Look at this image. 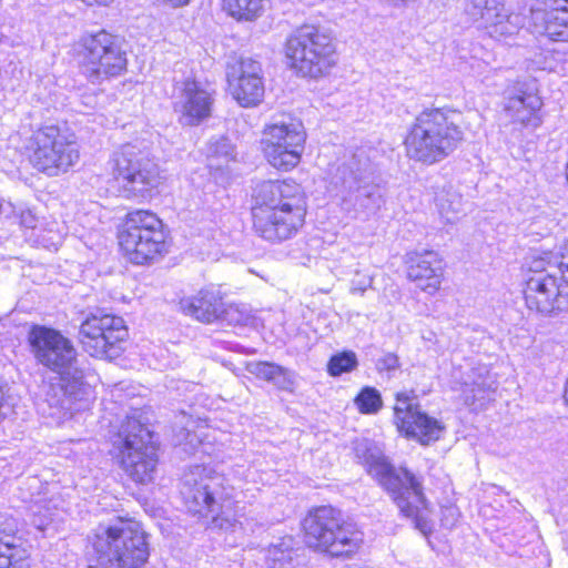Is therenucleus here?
Segmentation results:
<instances>
[{
  "label": "nucleus",
  "instance_id": "nucleus-1",
  "mask_svg": "<svg viewBox=\"0 0 568 568\" xmlns=\"http://www.w3.org/2000/svg\"><path fill=\"white\" fill-rule=\"evenodd\" d=\"M29 343L36 359L60 375L61 384L47 394L48 415L60 424L87 410L94 398L93 376L80 364L72 342L55 329L34 326Z\"/></svg>",
  "mask_w": 568,
  "mask_h": 568
},
{
  "label": "nucleus",
  "instance_id": "nucleus-2",
  "mask_svg": "<svg viewBox=\"0 0 568 568\" xmlns=\"http://www.w3.org/2000/svg\"><path fill=\"white\" fill-rule=\"evenodd\" d=\"M253 202V227L265 241H286L304 224L306 199L301 185L294 181L261 182L254 189Z\"/></svg>",
  "mask_w": 568,
  "mask_h": 568
},
{
  "label": "nucleus",
  "instance_id": "nucleus-3",
  "mask_svg": "<svg viewBox=\"0 0 568 568\" xmlns=\"http://www.w3.org/2000/svg\"><path fill=\"white\" fill-rule=\"evenodd\" d=\"M355 454L367 473L389 494L400 513L415 520L425 536L430 534L432 524L425 517L427 508L422 481L406 468H394L387 462L379 447L367 439L356 443Z\"/></svg>",
  "mask_w": 568,
  "mask_h": 568
},
{
  "label": "nucleus",
  "instance_id": "nucleus-4",
  "mask_svg": "<svg viewBox=\"0 0 568 568\" xmlns=\"http://www.w3.org/2000/svg\"><path fill=\"white\" fill-rule=\"evenodd\" d=\"M458 116L456 111L445 109H428L418 114L404 141L407 156L426 165L448 158L464 139Z\"/></svg>",
  "mask_w": 568,
  "mask_h": 568
},
{
  "label": "nucleus",
  "instance_id": "nucleus-5",
  "mask_svg": "<svg viewBox=\"0 0 568 568\" xmlns=\"http://www.w3.org/2000/svg\"><path fill=\"white\" fill-rule=\"evenodd\" d=\"M93 549L97 558L90 568H143L150 555L141 525L122 518L99 526Z\"/></svg>",
  "mask_w": 568,
  "mask_h": 568
},
{
  "label": "nucleus",
  "instance_id": "nucleus-6",
  "mask_svg": "<svg viewBox=\"0 0 568 568\" xmlns=\"http://www.w3.org/2000/svg\"><path fill=\"white\" fill-rule=\"evenodd\" d=\"M285 55L297 74L320 79L328 75L337 63V50L331 30L305 24L286 40Z\"/></svg>",
  "mask_w": 568,
  "mask_h": 568
},
{
  "label": "nucleus",
  "instance_id": "nucleus-7",
  "mask_svg": "<svg viewBox=\"0 0 568 568\" xmlns=\"http://www.w3.org/2000/svg\"><path fill=\"white\" fill-rule=\"evenodd\" d=\"M223 478L217 474H211L206 468L196 466L184 477L181 490L190 509L195 513L207 510L214 511L217 499H222L221 511L213 517L215 527L232 532L246 531L244 514L237 503L232 501L229 496L224 497L222 487Z\"/></svg>",
  "mask_w": 568,
  "mask_h": 568
},
{
  "label": "nucleus",
  "instance_id": "nucleus-8",
  "mask_svg": "<svg viewBox=\"0 0 568 568\" xmlns=\"http://www.w3.org/2000/svg\"><path fill=\"white\" fill-rule=\"evenodd\" d=\"M303 528L310 547L333 557L354 554L363 541V534L332 506L311 510L304 518Z\"/></svg>",
  "mask_w": 568,
  "mask_h": 568
},
{
  "label": "nucleus",
  "instance_id": "nucleus-9",
  "mask_svg": "<svg viewBox=\"0 0 568 568\" xmlns=\"http://www.w3.org/2000/svg\"><path fill=\"white\" fill-rule=\"evenodd\" d=\"M119 244L134 264L153 262L168 252L162 221L151 211L136 210L126 214L119 232Z\"/></svg>",
  "mask_w": 568,
  "mask_h": 568
},
{
  "label": "nucleus",
  "instance_id": "nucleus-10",
  "mask_svg": "<svg viewBox=\"0 0 568 568\" xmlns=\"http://www.w3.org/2000/svg\"><path fill=\"white\" fill-rule=\"evenodd\" d=\"M306 133L301 121L282 115L267 123L260 141L267 163L278 171H291L298 165L304 151Z\"/></svg>",
  "mask_w": 568,
  "mask_h": 568
},
{
  "label": "nucleus",
  "instance_id": "nucleus-11",
  "mask_svg": "<svg viewBox=\"0 0 568 568\" xmlns=\"http://www.w3.org/2000/svg\"><path fill=\"white\" fill-rule=\"evenodd\" d=\"M150 429L135 416L128 417L118 436L121 464L128 476L135 483L153 480L158 464L156 448Z\"/></svg>",
  "mask_w": 568,
  "mask_h": 568
},
{
  "label": "nucleus",
  "instance_id": "nucleus-12",
  "mask_svg": "<svg viewBox=\"0 0 568 568\" xmlns=\"http://www.w3.org/2000/svg\"><path fill=\"white\" fill-rule=\"evenodd\" d=\"M80 158L75 135L55 125H45L32 138L30 161L36 169L50 176L65 172Z\"/></svg>",
  "mask_w": 568,
  "mask_h": 568
},
{
  "label": "nucleus",
  "instance_id": "nucleus-13",
  "mask_svg": "<svg viewBox=\"0 0 568 568\" xmlns=\"http://www.w3.org/2000/svg\"><path fill=\"white\" fill-rule=\"evenodd\" d=\"M80 67L92 83H101L122 74L128 60L116 38L105 31L87 34L80 40Z\"/></svg>",
  "mask_w": 568,
  "mask_h": 568
},
{
  "label": "nucleus",
  "instance_id": "nucleus-14",
  "mask_svg": "<svg viewBox=\"0 0 568 568\" xmlns=\"http://www.w3.org/2000/svg\"><path fill=\"white\" fill-rule=\"evenodd\" d=\"M529 270L531 275L524 292L528 308L542 314L568 312V283L560 278L558 268L549 267L547 258L540 256Z\"/></svg>",
  "mask_w": 568,
  "mask_h": 568
},
{
  "label": "nucleus",
  "instance_id": "nucleus-15",
  "mask_svg": "<svg viewBox=\"0 0 568 568\" xmlns=\"http://www.w3.org/2000/svg\"><path fill=\"white\" fill-rule=\"evenodd\" d=\"M114 176L129 196L144 195L159 183V169L146 148L123 144L112 158Z\"/></svg>",
  "mask_w": 568,
  "mask_h": 568
},
{
  "label": "nucleus",
  "instance_id": "nucleus-16",
  "mask_svg": "<svg viewBox=\"0 0 568 568\" xmlns=\"http://www.w3.org/2000/svg\"><path fill=\"white\" fill-rule=\"evenodd\" d=\"M126 336L128 328L123 318L104 313L88 315L79 331L82 348L97 358L112 357L114 346Z\"/></svg>",
  "mask_w": 568,
  "mask_h": 568
},
{
  "label": "nucleus",
  "instance_id": "nucleus-17",
  "mask_svg": "<svg viewBox=\"0 0 568 568\" xmlns=\"http://www.w3.org/2000/svg\"><path fill=\"white\" fill-rule=\"evenodd\" d=\"M394 423L400 434L422 445L437 442L444 430V424L422 410L414 397L406 393L396 395Z\"/></svg>",
  "mask_w": 568,
  "mask_h": 568
},
{
  "label": "nucleus",
  "instance_id": "nucleus-18",
  "mask_svg": "<svg viewBox=\"0 0 568 568\" xmlns=\"http://www.w3.org/2000/svg\"><path fill=\"white\" fill-rule=\"evenodd\" d=\"M346 171V168H338L342 180L338 206L348 219L367 221L384 202L381 190L377 185L363 183L353 172Z\"/></svg>",
  "mask_w": 568,
  "mask_h": 568
},
{
  "label": "nucleus",
  "instance_id": "nucleus-19",
  "mask_svg": "<svg viewBox=\"0 0 568 568\" xmlns=\"http://www.w3.org/2000/svg\"><path fill=\"white\" fill-rule=\"evenodd\" d=\"M214 91L194 79L176 83L173 94L174 112L182 125H199L211 116Z\"/></svg>",
  "mask_w": 568,
  "mask_h": 568
},
{
  "label": "nucleus",
  "instance_id": "nucleus-20",
  "mask_svg": "<svg viewBox=\"0 0 568 568\" xmlns=\"http://www.w3.org/2000/svg\"><path fill=\"white\" fill-rule=\"evenodd\" d=\"M227 81L230 92L237 103L244 108L256 106L264 97V83L261 63L243 58L229 68Z\"/></svg>",
  "mask_w": 568,
  "mask_h": 568
},
{
  "label": "nucleus",
  "instance_id": "nucleus-21",
  "mask_svg": "<svg viewBox=\"0 0 568 568\" xmlns=\"http://www.w3.org/2000/svg\"><path fill=\"white\" fill-rule=\"evenodd\" d=\"M542 105V99L535 85L519 83L515 93L506 98L503 113L511 123L537 129L542 122L540 115Z\"/></svg>",
  "mask_w": 568,
  "mask_h": 568
},
{
  "label": "nucleus",
  "instance_id": "nucleus-22",
  "mask_svg": "<svg viewBox=\"0 0 568 568\" xmlns=\"http://www.w3.org/2000/svg\"><path fill=\"white\" fill-rule=\"evenodd\" d=\"M452 388L462 393V398L466 405H473L477 400H484L490 393L495 392L497 381L487 365L478 363L475 367L467 365L466 369H454Z\"/></svg>",
  "mask_w": 568,
  "mask_h": 568
},
{
  "label": "nucleus",
  "instance_id": "nucleus-23",
  "mask_svg": "<svg viewBox=\"0 0 568 568\" xmlns=\"http://www.w3.org/2000/svg\"><path fill=\"white\" fill-rule=\"evenodd\" d=\"M407 274L416 285L424 292L435 294L443 281L444 263L435 251H415L407 255Z\"/></svg>",
  "mask_w": 568,
  "mask_h": 568
},
{
  "label": "nucleus",
  "instance_id": "nucleus-24",
  "mask_svg": "<svg viewBox=\"0 0 568 568\" xmlns=\"http://www.w3.org/2000/svg\"><path fill=\"white\" fill-rule=\"evenodd\" d=\"M224 304L220 290L210 287L199 291L195 295L180 301V308L185 314L203 323H214L220 320Z\"/></svg>",
  "mask_w": 568,
  "mask_h": 568
},
{
  "label": "nucleus",
  "instance_id": "nucleus-25",
  "mask_svg": "<svg viewBox=\"0 0 568 568\" xmlns=\"http://www.w3.org/2000/svg\"><path fill=\"white\" fill-rule=\"evenodd\" d=\"M547 2H537L531 8L532 26L538 33L546 34L551 41H568V2L567 6L546 9Z\"/></svg>",
  "mask_w": 568,
  "mask_h": 568
},
{
  "label": "nucleus",
  "instance_id": "nucleus-26",
  "mask_svg": "<svg viewBox=\"0 0 568 568\" xmlns=\"http://www.w3.org/2000/svg\"><path fill=\"white\" fill-rule=\"evenodd\" d=\"M486 6L481 10L484 26L491 29V33L498 36H510L515 33L520 26V18L517 14H504L500 2H484Z\"/></svg>",
  "mask_w": 568,
  "mask_h": 568
},
{
  "label": "nucleus",
  "instance_id": "nucleus-27",
  "mask_svg": "<svg viewBox=\"0 0 568 568\" xmlns=\"http://www.w3.org/2000/svg\"><path fill=\"white\" fill-rule=\"evenodd\" d=\"M18 530L17 520L6 514H0V568H16V558L18 549Z\"/></svg>",
  "mask_w": 568,
  "mask_h": 568
},
{
  "label": "nucleus",
  "instance_id": "nucleus-28",
  "mask_svg": "<svg viewBox=\"0 0 568 568\" xmlns=\"http://www.w3.org/2000/svg\"><path fill=\"white\" fill-rule=\"evenodd\" d=\"M438 214L444 223L454 224L463 215V199L452 187L443 189L435 197Z\"/></svg>",
  "mask_w": 568,
  "mask_h": 568
},
{
  "label": "nucleus",
  "instance_id": "nucleus-29",
  "mask_svg": "<svg viewBox=\"0 0 568 568\" xmlns=\"http://www.w3.org/2000/svg\"><path fill=\"white\" fill-rule=\"evenodd\" d=\"M181 430L176 434V445L184 446L186 453H193L197 445L203 443L202 437L205 435L206 425L197 423L191 416L181 415L179 420Z\"/></svg>",
  "mask_w": 568,
  "mask_h": 568
},
{
  "label": "nucleus",
  "instance_id": "nucleus-30",
  "mask_svg": "<svg viewBox=\"0 0 568 568\" xmlns=\"http://www.w3.org/2000/svg\"><path fill=\"white\" fill-rule=\"evenodd\" d=\"M266 564L268 568H294V539L286 536L272 544L266 550Z\"/></svg>",
  "mask_w": 568,
  "mask_h": 568
},
{
  "label": "nucleus",
  "instance_id": "nucleus-31",
  "mask_svg": "<svg viewBox=\"0 0 568 568\" xmlns=\"http://www.w3.org/2000/svg\"><path fill=\"white\" fill-rule=\"evenodd\" d=\"M253 320L252 311L246 304L224 302L219 321L230 325H250Z\"/></svg>",
  "mask_w": 568,
  "mask_h": 568
},
{
  "label": "nucleus",
  "instance_id": "nucleus-32",
  "mask_svg": "<svg viewBox=\"0 0 568 568\" xmlns=\"http://www.w3.org/2000/svg\"><path fill=\"white\" fill-rule=\"evenodd\" d=\"M223 10L237 21H252L262 12L261 2H224Z\"/></svg>",
  "mask_w": 568,
  "mask_h": 568
},
{
  "label": "nucleus",
  "instance_id": "nucleus-33",
  "mask_svg": "<svg viewBox=\"0 0 568 568\" xmlns=\"http://www.w3.org/2000/svg\"><path fill=\"white\" fill-rule=\"evenodd\" d=\"M358 365V359L353 351H344L331 357L327 364V372L331 376L337 377L344 373L353 372Z\"/></svg>",
  "mask_w": 568,
  "mask_h": 568
},
{
  "label": "nucleus",
  "instance_id": "nucleus-34",
  "mask_svg": "<svg viewBox=\"0 0 568 568\" xmlns=\"http://www.w3.org/2000/svg\"><path fill=\"white\" fill-rule=\"evenodd\" d=\"M355 405L362 414H376L383 406L381 393L374 387H364L355 397Z\"/></svg>",
  "mask_w": 568,
  "mask_h": 568
},
{
  "label": "nucleus",
  "instance_id": "nucleus-35",
  "mask_svg": "<svg viewBox=\"0 0 568 568\" xmlns=\"http://www.w3.org/2000/svg\"><path fill=\"white\" fill-rule=\"evenodd\" d=\"M251 373L274 384L282 385L286 381V369L267 362H261L252 365Z\"/></svg>",
  "mask_w": 568,
  "mask_h": 568
},
{
  "label": "nucleus",
  "instance_id": "nucleus-36",
  "mask_svg": "<svg viewBox=\"0 0 568 568\" xmlns=\"http://www.w3.org/2000/svg\"><path fill=\"white\" fill-rule=\"evenodd\" d=\"M34 505L32 506L33 525L39 530H45L49 523L51 521V508L45 504V500L41 497L36 498Z\"/></svg>",
  "mask_w": 568,
  "mask_h": 568
},
{
  "label": "nucleus",
  "instance_id": "nucleus-37",
  "mask_svg": "<svg viewBox=\"0 0 568 568\" xmlns=\"http://www.w3.org/2000/svg\"><path fill=\"white\" fill-rule=\"evenodd\" d=\"M53 226H58L57 223H52L49 229L41 230L40 233L37 234L42 245L50 250H57L63 239L62 231Z\"/></svg>",
  "mask_w": 568,
  "mask_h": 568
},
{
  "label": "nucleus",
  "instance_id": "nucleus-38",
  "mask_svg": "<svg viewBox=\"0 0 568 568\" xmlns=\"http://www.w3.org/2000/svg\"><path fill=\"white\" fill-rule=\"evenodd\" d=\"M372 282L373 278L369 275L357 272L352 281L351 292L363 294L372 285Z\"/></svg>",
  "mask_w": 568,
  "mask_h": 568
},
{
  "label": "nucleus",
  "instance_id": "nucleus-39",
  "mask_svg": "<svg viewBox=\"0 0 568 568\" xmlns=\"http://www.w3.org/2000/svg\"><path fill=\"white\" fill-rule=\"evenodd\" d=\"M399 367V359L398 357L393 353L385 354L382 358L377 362V368L378 371H396Z\"/></svg>",
  "mask_w": 568,
  "mask_h": 568
},
{
  "label": "nucleus",
  "instance_id": "nucleus-40",
  "mask_svg": "<svg viewBox=\"0 0 568 568\" xmlns=\"http://www.w3.org/2000/svg\"><path fill=\"white\" fill-rule=\"evenodd\" d=\"M531 69L535 70H544V71H555V63L552 59L542 53L536 55L534 60H531Z\"/></svg>",
  "mask_w": 568,
  "mask_h": 568
},
{
  "label": "nucleus",
  "instance_id": "nucleus-41",
  "mask_svg": "<svg viewBox=\"0 0 568 568\" xmlns=\"http://www.w3.org/2000/svg\"><path fill=\"white\" fill-rule=\"evenodd\" d=\"M458 519V511L455 507H447L443 510L442 524L446 528H452Z\"/></svg>",
  "mask_w": 568,
  "mask_h": 568
},
{
  "label": "nucleus",
  "instance_id": "nucleus-42",
  "mask_svg": "<svg viewBox=\"0 0 568 568\" xmlns=\"http://www.w3.org/2000/svg\"><path fill=\"white\" fill-rule=\"evenodd\" d=\"M213 152L215 155H224L225 158L232 156V149L226 139H221Z\"/></svg>",
  "mask_w": 568,
  "mask_h": 568
},
{
  "label": "nucleus",
  "instance_id": "nucleus-43",
  "mask_svg": "<svg viewBox=\"0 0 568 568\" xmlns=\"http://www.w3.org/2000/svg\"><path fill=\"white\" fill-rule=\"evenodd\" d=\"M32 220H33V217H32V215H31L30 213H29V214H27V215H22V223H23L26 226H28V227H31V229L36 230V229H37V226L31 224Z\"/></svg>",
  "mask_w": 568,
  "mask_h": 568
},
{
  "label": "nucleus",
  "instance_id": "nucleus-44",
  "mask_svg": "<svg viewBox=\"0 0 568 568\" xmlns=\"http://www.w3.org/2000/svg\"><path fill=\"white\" fill-rule=\"evenodd\" d=\"M28 485H29V487H38L39 486V480L37 478H29L28 479Z\"/></svg>",
  "mask_w": 568,
  "mask_h": 568
},
{
  "label": "nucleus",
  "instance_id": "nucleus-45",
  "mask_svg": "<svg viewBox=\"0 0 568 568\" xmlns=\"http://www.w3.org/2000/svg\"><path fill=\"white\" fill-rule=\"evenodd\" d=\"M565 402L568 406V379H567L566 389H565Z\"/></svg>",
  "mask_w": 568,
  "mask_h": 568
}]
</instances>
